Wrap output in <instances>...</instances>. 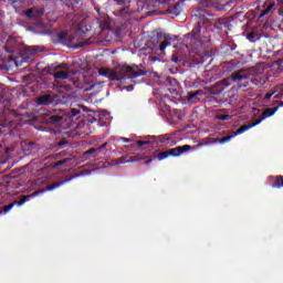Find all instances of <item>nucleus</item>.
<instances>
[{
    "mask_svg": "<svg viewBox=\"0 0 283 283\" xmlns=\"http://www.w3.org/2000/svg\"><path fill=\"white\" fill-rule=\"evenodd\" d=\"M192 17L196 19L197 24L191 30V32L185 34L186 48L187 50L198 54L200 50L207 48L209 43V36L202 34V29L207 23H211L210 17H213V13L209 12L207 9L199 8L192 11Z\"/></svg>",
    "mask_w": 283,
    "mask_h": 283,
    "instance_id": "f257e3e1",
    "label": "nucleus"
},
{
    "mask_svg": "<svg viewBox=\"0 0 283 283\" xmlns=\"http://www.w3.org/2000/svg\"><path fill=\"white\" fill-rule=\"evenodd\" d=\"M98 74L111 81H118L123 85L134 83V78H138V76H145V72L138 69V66L129 65H119L114 69L102 67L98 70Z\"/></svg>",
    "mask_w": 283,
    "mask_h": 283,
    "instance_id": "f03ea898",
    "label": "nucleus"
},
{
    "mask_svg": "<svg viewBox=\"0 0 283 283\" xmlns=\"http://www.w3.org/2000/svg\"><path fill=\"white\" fill-rule=\"evenodd\" d=\"M232 83H237L238 90L241 92H247L249 90V86L251 85V76L242 71L233 72L230 77L220 81V85H223L224 87H229Z\"/></svg>",
    "mask_w": 283,
    "mask_h": 283,
    "instance_id": "7ed1b4c3",
    "label": "nucleus"
},
{
    "mask_svg": "<svg viewBox=\"0 0 283 283\" xmlns=\"http://www.w3.org/2000/svg\"><path fill=\"white\" fill-rule=\"evenodd\" d=\"M160 39H163V35L157 33V35L150 38L147 42V48H149V50H159L160 52H165L167 48L172 45L171 41H178V36L176 35H164V41L161 43Z\"/></svg>",
    "mask_w": 283,
    "mask_h": 283,
    "instance_id": "20e7f679",
    "label": "nucleus"
},
{
    "mask_svg": "<svg viewBox=\"0 0 283 283\" xmlns=\"http://www.w3.org/2000/svg\"><path fill=\"white\" fill-rule=\"evenodd\" d=\"M67 67V64L63 63V64H51L48 70H46V74H49L50 76H53V78H70V76L76 74L77 71L72 72V71H56V70H65Z\"/></svg>",
    "mask_w": 283,
    "mask_h": 283,
    "instance_id": "39448f33",
    "label": "nucleus"
},
{
    "mask_svg": "<svg viewBox=\"0 0 283 283\" xmlns=\"http://www.w3.org/2000/svg\"><path fill=\"white\" fill-rule=\"evenodd\" d=\"M65 120V111L63 109H53L46 113L44 118V123L46 125H63Z\"/></svg>",
    "mask_w": 283,
    "mask_h": 283,
    "instance_id": "423d86ee",
    "label": "nucleus"
},
{
    "mask_svg": "<svg viewBox=\"0 0 283 283\" xmlns=\"http://www.w3.org/2000/svg\"><path fill=\"white\" fill-rule=\"evenodd\" d=\"M261 120H255L252 124L249 125H243L241 127H239L232 135L222 137L220 139V144L224 145V143H229V140H231V138H235V136H240V134H244V132H249V129H251V127H255L258 125H260Z\"/></svg>",
    "mask_w": 283,
    "mask_h": 283,
    "instance_id": "0eeeda50",
    "label": "nucleus"
},
{
    "mask_svg": "<svg viewBox=\"0 0 283 283\" xmlns=\"http://www.w3.org/2000/svg\"><path fill=\"white\" fill-rule=\"evenodd\" d=\"M39 193H43V190H36L31 195L23 196L19 201H13L10 205L4 206L2 208V211L4 213H8V211H10L15 205H18V207H21L22 205H25V202H28L30 200V198H36V196H39Z\"/></svg>",
    "mask_w": 283,
    "mask_h": 283,
    "instance_id": "6e6552de",
    "label": "nucleus"
},
{
    "mask_svg": "<svg viewBox=\"0 0 283 283\" xmlns=\"http://www.w3.org/2000/svg\"><path fill=\"white\" fill-rule=\"evenodd\" d=\"M57 43H61L62 45H72V35H70L69 31H61L56 35Z\"/></svg>",
    "mask_w": 283,
    "mask_h": 283,
    "instance_id": "1a4fd4ad",
    "label": "nucleus"
},
{
    "mask_svg": "<svg viewBox=\"0 0 283 283\" xmlns=\"http://www.w3.org/2000/svg\"><path fill=\"white\" fill-rule=\"evenodd\" d=\"M190 149H191V145H184V146H177L167 151H168V156H174L176 158V157L180 156V154H185L186 151H189Z\"/></svg>",
    "mask_w": 283,
    "mask_h": 283,
    "instance_id": "9d476101",
    "label": "nucleus"
},
{
    "mask_svg": "<svg viewBox=\"0 0 283 283\" xmlns=\"http://www.w3.org/2000/svg\"><path fill=\"white\" fill-rule=\"evenodd\" d=\"M74 178H78V174L71 175L69 177H65V179H63L60 182L50 185L48 187V191H52L53 189H59V187H63V185H65V182H70V180H74Z\"/></svg>",
    "mask_w": 283,
    "mask_h": 283,
    "instance_id": "9b49d317",
    "label": "nucleus"
},
{
    "mask_svg": "<svg viewBox=\"0 0 283 283\" xmlns=\"http://www.w3.org/2000/svg\"><path fill=\"white\" fill-rule=\"evenodd\" d=\"M38 105H53L54 104V97L50 94L41 95L38 97Z\"/></svg>",
    "mask_w": 283,
    "mask_h": 283,
    "instance_id": "f8f14e48",
    "label": "nucleus"
},
{
    "mask_svg": "<svg viewBox=\"0 0 283 283\" xmlns=\"http://www.w3.org/2000/svg\"><path fill=\"white\" fill-rule=\"evenodd\" d=\"M82 160H98V157H96V150L94 148L85 150L82 155Z\"/></svg>",
    "mask_w": 283,
    "mask_h": 283,
    "instance_id": "ddd939ff",
    "label": "nucleus"
},
{
    "mask_svg": "<svg viewBox=\"0 0 283 283\" xmlns=\"http://www.w3.org/2000/svg\"><path fill=\"white\" fill-rule=\"evenodd\" d=\"M14 45H17V40L14 38H9L4 45L6 52H8V54H14Z\"/></svg>",
    "mask_w": 283,
    "mask_h": 283,
    "instance_id": "4468645a",
    "label": "nucleus"
},
{
    "mask_svg": "<svg viewBox=\"0 0 283 283\" xmlns=\"http://www.w3.org/2000/svg\"><path fill=\"white\" fill-rule=\"evenodd\" d=\"M280 109V106H275L274 108H266L263 113H262V117L256 119V120H261L260 123H262V120L264 118H269L271 116H273V114H275V112H277Z\"/></svg>",
    "mask_w": 283,
    "mask_h": 283,
    "instance_id": "2eb2a0df",
    "label": "nucleus"
},
{
    "mask_svg": "<svg viewBox=\"0 0 283 283\" xmlns=\"http://www.w3.org/2000/svg\"><path fill=\"white\" fill-rule=\"evenodd\" d=\"M197 96H205V91L198 90V91H195V92H189L188 93L189 103H196V101L193 98H196Z\"/></svg>",
    "mask_w": 283,
    "mask_h": 283,
    "instance_id": "dca6fc26",
    "label": "nucleus"
},
{
    "mask_svg": "<svg viewBox=\"0 0 283 283\" xmlns=\"http://www.w3.org/2000/svg\"><path fill=\"white\" fill-rule=\"evenodd\" d=\"M272 180H273L272 189H282L283 176L272 177Z\"/></svg>",
    "mask_w": 283,
    "mask_h": 283,
    "instance_id": "f3484780",
    "label": "nucleus"
},
{
    "mask_svg": "<svg viewBox=\"0 0 283 283\" xmlns=\"http://www.w3.org/2000/svg\"><path fill=\"white\" fill-rule=\"evenodd\" d=\"M8 105H10V99L3 96H0V109H8Z\"/></svg>",
    "mask_w": 283,
    "mask_h": 283,
    "instance_id": "a211bd4d",
    "label": "nucleus"
},
{
    "mask_svg": "<svg viewBox=\"0 0 283 283\" xmlns=\"http://www.w3.org/2000/svg\"><path fill=\"white\" fill-rule=\"evenodd\" d=\"M43 14H45V10L43 8H33V17L34 19H39L41 17H43Z\"/></svg>",
    "mask_w": 283,
    "mask_h": 283,
    "instance_id": "6ab92c4d",
    "label": "nucleus"
},
{
    "mask_svg": "<svg viewBox=\"0 0 283 283\" xmlns=\"http://www.w3.org/2000/svg\"><path fill=\"white\" fill-rule=\"evenodd\" d=\"M93 149L95 150V156L98 158H101V156H107V153L99 146V147H93Z\"/></svg>",
    "mask_w": 283,
    "mask_h": 283,
    "instance_id": "aec40b11",
    "label": "nucleus"
},
{
    "mask_svg": "<svg viewBox=\"0 0 283 283\" xmlns=\"http://www.w3.org/2000/svg\"><path fill=\"white\" fill-rule=\"evenodd\" d=\"M169 140H171L170 135H160L158 136V142L164 143L165 145H169Z\"/></svg>",
    "mask_w": 283,
    "mask_h": 283,
    "instance_id": "412c9836",
    "label": "nucleus"
},
{
    "mask_svg": "<svg viewBox=\"0 0 283 283\" xmlns=\"http://www.w3.org/2000/svg\"><path fill=\"white\" fill-rule=\"evenodd\" d=\"M118 17H127L129 14V7H124L116 11Z\"/></svg>",
    "mask_w": 283,
    "mask_h": 283,
    "instance_id": "4be33fe9",
    "label": "nucleus"
},
{
    "mask_svg": "<svg viewBox=\"0 0 283 283\" xmlns=\"http://www.w3.org/2000/svg\"><path fill=\"white\" fill-rule=\"evenodd\" d=\"M157 158H158V160H165L166 158H169V153H168V150L159 153V154L157 155Z\"/></svg>",
    "mask_w": 283,
    "mask_h": 283,
    "instance_id": "5701e85b",
    "label": "nucleus"
},
{
    "mask_svg": "<svg viewBox=\"0 0 283 283\" xmlns=\"http://www.w3.org/2000/svg\"><path fill=\"white\" fill-rule=\"evenodd\" d=\"M24 14L28 17V19H34V8L28 9L24 11Z\"/></svg>",
    "mask_w": 283,
    "mask_h": 283,
    "instance_id": "b1692460",
    "label": "nucleus"
},
{
    "mask_svg": "<svg viewBox=\"0 0 283 283\" xmlns=\"http://www.w3.org/2000/svg\"><path fill=\"white\" fill-rule=\"evenodd\" d=\"M138 160H145V157L137 155L128 159L126 163H138Z\"/></svg>",
    "mask_w": 283,
    "mask_h": 283,
    "instance_id": "393cba45",
    "label": "nucleus"
},
{
    "mask_svg": "<svg viewBox=\"0 0 283 283\" xmlns=\"http://www.w3.org/2000/svg\"><path fill=\"white\" fill-rule=\"evenodd\" d=\"M273 6H269L265 10L261 12L260 17H266V14H269V12H271Z\"/></svg>",
    "mask_w": 283,
    "mask_h": 283,
    "instance_id": "a878e982",
    "label": "nucleus"
},
{
    "mask_svg": "<svg viewBox=\"0 0 283 283\" xmlns=\"http://www.w3.org/2000/svg\"><path fill=\"white\" fill-rule=\"evenodd\" d=\"M27 50L30 54H36V52H39V46H29Z\"/></svg>",
    "mask_w": 283,
    "mask_h": 283,
    "instance_id": "bb28decb",
    "label": "nucleus"
},
{
    "mask_svg": "<svg viewBox=\"0 0 283 283\" xmlns=\"http://www.w3.org/2000/svg\"><path fill=\"white\" fill-rule=\"evenodd\" d=\"M149 140H138V142H136V145L138 146V147H145V145H149Z\"/></svg>",
    "mask_w": 283,
    "mask_h": 283,
    "instance_id": "cd10ccee",
    "label": "nucleus"
},
{
    "mask_svg": "<svg viewBox=\"0 0 283 283\" xmlns=\"http://www.w3.org/2000/svg\"><path fill=\"white\" fill-rule=\"evenodd\" d=\"M218 120H229V118H231V115H219L217 116Z\"/></svg>",
    "mask_w": 283,
    "mask_h": 283,
    "instance_id": "c85d7f7f",
    "label": "nucleus"
},
{
    "mask_svg": "<svg viewBox=\"0 0 283 283\" xmlns=\"http://www.w3.org/2000/svg\"><path fill=\"white\" fill-rule=\"evenodd\" d=\"M57 147H60V149H63L64 145H67V139H61L60 142L56 143Z\"/></svg>",
    "mask_w": 283,
    "mask_h": 283,
    "instance_id": "c756f323",
    "label": "nucleus"
},
{
    "mask_svg": "<svg viewBox=\"0 0 283 283\" xmlns=\"http://www.w3.org/2000/svg\"><path fill=\"white\" fill-rule=\"evenodd\" d=\"M275 92H277V91H273V92H271V93H266V94L264 95V99H265V101H269L271 97H273V96L275 95Z\"/></svg>",
    "mask_w": 283,
    "mask_h": 283,
    "instance_id": "7c9ffc66",
    "label": "nucleus"
},
{
    "mask_svg": "<svg viewBox=\"0 0 283 283\" xmlns=\"http://www.w3.org/2000/svg\"><path fill=\"white\" fill-rule=\"evenodd\" d=\"M56 163H57V165L61 167V166L65 165L66 163H70V158L62 159V160H59V161H56Z\"/></svg>",
    "mask_w": 283,
    "mask_h": 283,
    "instance_id": "2f4dec72",
    "label": "nucleus"
},
{
    "mask_svg": "<svg viewBox=\"0 0 283 283\" xmlns=\"http://www.w3.org/2000/svg\"><path fill=\"white\" fill-rule=\"evenodd\" d=\"M247 39H248V41H253V39H255V33H253V32L248 33Z\"/></svg>",
    "mask_w": 283,
    "mask_h": 283,
    "instance_id": "473e14b6",
    "label": "nucleus"
},
{
    "mask_svg": "<svg viewBox=\"0 0 283 283\" xmlns=\"http://www.w3.org/2000/svg\"><path fill=\"white\" fill-rule=\"evenodd\" d=\"M62 98H63V99H62V104H63V105H66L67 99H69V98H72V97H71L70 95H67V94H66V95H63V97H62Z\"/></svg>",
    "mask_w": 283,
    "mask_h": 283,
    "instance_id": "72a5a7b5",
    "label": "nucleus"
},
{
    "mask_svg": "<svg viewBox=\"0 0 283 283\" xmlns=\"http://www.w3.org/2000/svg\"><path fill=\"white\" fill-rule=\"evenodd\" d=\"M109 146V143H104L102 146H99L106 154H107V147Z\"/></svg>",
    "mask_w": 283,
    "mask_h": 283,
    "instance_id": "f704fd0d",
    "label": "nucleus"
},
{
    "mask_svg": "<svg viewBox=\"0 0 283 283\" xmlns=\"http://www.w3.org/2000/svg\"><path fill=\"white\" fill-rule=\"evenodd\" d=\"M151 163H154V159L149 158L147 160L144 161V165H151Z\"/></svg>",
    "mask_w": 283,
    "mask_h": 283,
    "instance_id": "c9c22d12",
    "label": "nucleus"
},
{
    "mask_svg": "<svg viewBox=\"0 0 283 283\" xmlns=\"http://www.w3.org/2000/svg\"><path fill=\"white\" fill-rule=\"evenodd\" d=\"M171 61H174V63H178V62H180V59L178 56L174 55Z\"/></svg>",
    "mask_w": 283,
    "mask_h": 283,
    "instance_id": "e433bc0d",
    "label": "nucleus"
},
{
    "mask_svg": "<svg viewBox=\"0 0 283 283\" xmlns=\"http://www.w3.org/2000/svg\"><path fill=\"white\" fill-rule=\"evenodd\" d=\"M122 140H123V143H132V139L125 138V137H123Z\"/></svg>",
    "mask_w": 283,
    "mask_h": 283,
    "instance_id": "4c0bfd02",
    "label": "nucleus"
},
{
    "mask_svg": "<svg viewBox=\"0 0 283 283\" xmlns=\"http://www.w3.org/2000/svg\"><path fill=\"white\" fill-rule=\"evenodd\" d=\"M11 116H15L17 117V116H19V114L17 113V111L12 109L11 111Z\"/></svg>",
    "mask_w": 283,
    "mask_h": 283,
    "instance_id": "58836bf2",
    "label": "nucleus"
},
{
    "mask_svg": "<svg viewBox=\"0 0 283 283\" xmlns=\"http://www.w3.org/2000/svg\"><path fill=\"white\" fill-rule=\"evenodd\" d=\"M115 1L118 3V6H123L125 3L124 0H115Z\"/></svg>",
    "mask_w": 283,
    "mask_h": 283,
    "instance_id": "ea45409f",
    "label": "nucleus"
},
{
    "mask_svg": "<svg viewBox=\"0 0 283 283\" xmlns=\"http://www.w3.org/2000/svg\"><path fill=\"white\" fill-rule=\"evenodd\" d=\"M133 85L126 86L127 92H132Z\"/></svg>",
    "mask_w": 283,
    "mask_h": 283,
    "instance_id": "a19ab883",
    "label": "nucleus"
},
{
    "mask_svg": "<svg viewBox=\"0 0 283 283\" xmlns=\"http://www.w3.org/2000/svg\"><path fill=\"white\" fill-rule=\"evenodd\" d=\"M57 167H60V166H59V164L56 161L55 164H53L52 169H56Z\"/></svg>",
    "mask_w": 283,
    "mask_h": 283,
    "instance_id": "79ce46f5",
    "label": "nucleus"
},
{
    "mask_svg": "<svg viewBox=\"0 0 283 283\" xmlns=\"http://www.w3.org/2000/svg\"><path fill=\"white\" fill-rule=\"evenodd\" d=\"M57 167H60V166H59V164L56 161L55 164H53L52 169H56Z\"/></svg>",
    "mask_w": 283,
    "mask_h": 283,
    "instance_id": "37998d69",
    "label": "nucleus"
},
{
    "mask_svg": "<svg viewBox=\"0 0 283 283\" xmlns=\"http://www.w3.org/2000/svg\"><path fill=\"white\" fill-rule=\"evenodd\" d=\"M33 145H34V142H29L28 143V147H33Z\"/></svg>",
    "mask_w": 283,
    "mask_h": 283,
    "instance_id": "c03bdc74",
    "label": "nucleus"
},
{
    "mask_svg": "<svg viewBox=\"0 0 283 283\" xmlns=\"http://www.w3.org/2000/svg\"><path fill=\"white\" fill-rule=\"evenodd\" d=\"M72 113L74 114V116H76V114H80V112L77 109H73Z\"/></svg>",
    "mask_w": 283,
    "mask_h": 283,
    "instance_id": "a18cd8bd",
    "label": "nucleus"
},
{
    "mask_svg": "<svg viewBox=\"0 0 283 283\" xmlns=\"http://www.w3.org/2000/svg\"><path fill=\"white\" fill-rule=\"evenodd\" d=\"M9 1H10V3L14 4V3H17L19 0H9Z\"/></svg>",
    "mask_w": 283,
    "mask_h": 283,
    "instance_id": "49530a36",
    "label": "nucleus"
},
{
    "mask_svg": "<svg viewBox=\"0 0 283 283\" xmlns=\"http://www.w3.org/2000/svg\"><path fill=\"white\" fill-rule=\"evenodd\" d=\"M214 25H216L217 28H220V27H219V25H220V22H216Z\"/></svg>",
    "mask_w": 283,
    "mask_h": 283,
    "instance_id": "de8ad7c7",
    "label": "nucleus"
},
{
    "mask_svg": "<svg viewBox=\"0 0 283 283\" xmlns=\"http://www.w3.org/2000/svg\"><path fill=\"white\" fill-rule=\"evenodd\" d=\"M277 107H283V102H281L280 105H277Z\"/></svg>",
    "mask_w": 283,
    "mask_h": 283,
    "instance_id": "09e8293b",
    "label": "nucleus"
},
{
    "mask_svg": "<svg viewBox=\"0 0 283 283\" xmlns=\"http://www.w3.org/2000/svg\"><path fill=\"white\" fill-rule=\"evenodd\" d=\"M0 213H3V211H0Z\"/></svg>",
    "mask_w": 283,
    "mask_h": 283,
    "instance_id": "8fccbe9b",
    "label": "nucleus"
}]
</instances>
